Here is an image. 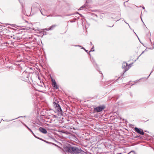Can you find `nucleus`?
Returning a JSON list of instances; mask_svg holds the SVG:
<instances>
[{
	"instance_id": "6e6552de",
	"label": "nucleus",
	"mask_w": 154,
	"mask_h": 154,
	"mask_svg": "<svg viewBox=\"0 0 154 154\" xmlns=\"http://www.w3.org/2000/svg\"><path fill=\"white\" fill-rule=\"evenodd\" d=\"M39 130L40 132L44 134H46L47 132V131L46 129L41 127H40V128H39Z\"/></svg>"
},
{
	"instance_id": "39448f33",
	"label": "nucleus",
	"mask_w": 154,
	"mask_h": 154,
	"mask_svg": "<svg viewBox=\"0 0 154 154\" xmlns=\"http://www.w3.org/2000/svg\"><path fill=\"white\" fill-rule=\"evenodd\" d=\"M122 67L124 69V73L128 71L129 69V67L128 66V64L126 62H124L123 63Z\"/></svg>"
},
{
	"instance_id": "7ed1b4c3",
	"label": "nucleus",
	"mask_w": 154,
	"mask_h": 154,
	"mask_svg": "<svg viewBox=\"0 0 154 154\" xmlns=\"http://www.w3.org/2000/svg\"><path fill=\"white\" fill-rule=\"evenodd\" d=\"M29 76V73L25 71L22 74V80L25 81H26L28 80Z\"/></svg>"
},
{
	"instance_id": "6ab92c4d",
	"label": "nucleus",
	"mask_w": 154,
	"mask_h": 154,
	"mask_svg": "<svg viewBox=\"0 0 154 154\" xmlns=\"http://www.w3.org/2000/svg\"><path fill=\"white\" fill-rule=\"evenodd\" d=\"M40 11L41 13V14H42V15H45L44 14H43V13H42V11L40 10Z\"/></svg>"
},
{
	"instance_id": "4be33fe9",
	"label": "nucleus",
	"mask_w": 154,
	"mask_h": 154,
	"mask_svg": "<svg viewBox=\"0 0 154 154\" xmlns=\"http://www.w3.org/2000/svg\"><path fill=\"white\" fill-rule=\"evenodd\" d=\"M139 137V136H136V137H135V138H137V137Z\"/></svg>"
},
{
	"instance_id": "5701e85b",
	"label": "nucleus",
	"mask_w": 154,
	"mask_h": 154,
	"mask_svg": "<svg viewBox=\"0 0 154 154\" xmlns=\"http://www.w3.org/2000/svg\"><path fill=\"white\" fill-rule=\"evenodd\" d=\"M94 48V46H93V47L91 48V50H92L93 49V48Z\"/></svg>"
},
{
	"instance_id": "f3484780",
	"label": "nucleus",
	"mask_w": 154,
	"mask_h": 154,
	"mask_svg": "<svg viewBox=\"0 0 154 154\" xmlns=\"http://www.w3.org/2000/svg\"><path fill=\"white\" fill-rule=\"evenodd\" d=\"M128 66H129V68L131 66V64H130L128 65Z\"/></svg>"
},
{
	"instance_id": "4468645a",
	"label": "nucleus",
	"mask_w": 154,
	"mask_h": 154,
	"mask_svg": "<svg viewBox=\"0 0 154 154\" xmlns=\"http://www.w3.org/2000/svg\"><path fill=\"white\" fill-rule=\"evenodd\" d=\"M84 7H85V6H82V7H81L80 8V10H82V8H84Z\"/></svg>"
},
{
	"instance_id": "aec40b11",
	"label": "nucleus",
	"mask_w": 154,
	"mask_h": 154,
	"mask_svg": "<svg viewBox=\"0 0 154 154\" xmlns=\"http://www.w3.org/2000/svg\"><path fill=\"white\" fill-rule=\"evenodd\" d=\"M144 52V51H143L142 52V53H141V54H140V55L139 56V57L143 54V52Z\"/></svg>"
},
{
	"instance_id": "f8f14e48",
	"label": "nucleus",
	"mask_w": 154,
	"mask_h": 154,
	"mask_svg": "<svg viewBox=\"0 0 154 154\" xmlns=\"http://www.w3.org/2000/svg\"><path fill=\"white\" fill-rule=\"evenodd\" d=\"M37 139H39L40 140H42L43 141H44L45 142H46V141L45 140H44L42 139L41 138H40L39 137H38L37 138Z\"/></svg>"
},
{
	"instance_id": "cd10ccee",
	"label": "nucleus",
	"mask_w": 154,
	"mask_h": 154,
	"mask_svg": "<svg viewBox=\"0 0 154 154\" xmlns=\"http://www.w3.org/2000/svg\"><path fill=\"white\" fill-rule=\"evenodd\" d=\"M20 117H18L17 118H20Z\"/></svg>"
},
{
	"instance_id": "a211bd4d",
	"label": "nucleus",
	"mask_w": 154,
	"mask_h": 154,
	"mask_svg": "<svg viewBox=\"0 0 154 154\" xmlns=\"http://www.w3.org/2000/svg\"><path fill=\"white\" fill-rule=\"evenodd\" d=\"M125 23H126V24H128V26H129V27L131 29V27H130V26H129V24H128V23H126L125 21Z\"/></svg>"
},
{
	"instance_id": "1a4fd4ad",
	"label": "nucleus",
	"mask_w": 154,
	"mask_h": 154,
	"mask_svg": "<svg viewBox=\"0 0 154 154\" xmlns=\"http://www.w3.org/2000/svg\"><path fill=\"white\" fill-rule=\"evenodd\" d=\"M57 26L56 25H53L50 27L49 28H46L45 30H53L55 27Z\"/></svg>"
},
{
	"instance_id": "423d86ee",
	"label": "nucleus",
	"mask_w": 154,
	"mask_h": 154,
	"mask_svg": "<svg viewBox=\"0 0 154 154\" xmlns=\"http://www.w3.org/2000/svg\"><path fill=\"white\" fill-rule=\"evenodd\" d=\"M52 85L54 89H58V86L57 85L56 82L55 80L53 79H51Z\"/></svg>"
},
{
	"instance_id": "20e7f679",
	"label": "nucleus",
	"mask_w": 154,
	"mask_h": 154,
	"mask_svg": "<svg viewBox=\"0 0 154 154\" xmlns=\"http://www.w3.org/2000/svg\"><path fill=\"white\" fill-rule=\"evenodd\" d=\"M105 107L104 105H101L95 108L94 109V111L95 112H99L102 111L105 109Z\"/></svg>"
},
{
	"instance_id": "f257e3e1",
	"label": "nucleus",
	"mask_w": 154,
	"mask_h": 154,
	"mask_svg": "<svg viewBox=\"0 0 154 154\" xmlns=\"http://www.w3.org/2000/svg\"><path fill=\"white\" fill-rule=\"evenodd\" d=\"M66 149V151L68 152L73 154L81 153L82 152V150L80 149L76 146L73 147L70 146H67Z\"/></svg>"
},
{
	"instance_id": "0eeeda50",
	"label": "nucleus",
	"mask_w": 154,
	"mask_h": 154,
	"mask_svg": "<svg viewBox=\"0 0 154 154\" xmlns=\"http://www.w3.org/2000/svg\"><path fill=\"white\" fill-rule=\"evenodd\" d=\"M135 131L138 134H140L141 135H143L144 134V133L143 132V130L140 129H139L137 128L136 127L134 128Z\"/></svg>"
},
{
	"instance_id": "c85d7f7f",
	"label": "nucleus",
	"mask_w": 154,
	"mask_h": 154,
	"mask_svg": "<svg viewBox=\"0 0 154 154\" xmlns=\"http://www.w3.org/2000/svg\"><path fill=\"white\" fill-rule=\"evenodd\" d=\"M20 117H18L17 118H20Z\"/></svg>"
},
{
	"instance_id": "f03ea898",
	"label": "nucleus",
	"mask_w": 154,
	"mask_h": 154,
	"mask_svg": "<svg viewBox=\"0 0 154 154\" xmlns=\"http://www.w3.org/2000/svg\"><path fill=\"white\" fill-rule=\"evenodd\" d=\"M58 102L56 100L53 102V106L57 111L60 113H62V110L59 104L58 103Z\"/></svg>"
},
{
	"instance_id": "a878e982",
	"label": "nucleus",
	"mask_w": 154,
	"mask_h": 154,
	"mask_svg": "<svg viewBox=\"0 0 154 154\" xmlns=\"http://www.w3.org/2000/svg\"><path fill=\"white\" fill-rule=\"evenodd\" d=\"M91 45H92V42H90Z\"/></svg>"
},
{
	"instance_id": "2eb2a0df",
	"label": "nucleus",
	"mask_w": 154,
	"mask_h": 154,
	"mask_svg": "<svg viewBox=\"0 0 154 154\" xmlns=\"http://www.w3.org/2000/svg\"><path fill=\"white\" fill-rule=\"evenodd\" d=\"M82 48L84 49L86 52H88V51L85 50L84 48L82 47Z\"/></svg>"
},
{
	"instance_id": "9b49d317",
	"label": "nucleus",
	"mask_w": 154,
	"mask_h": 154,
	"mask_svg": "<svg viewBox=\"0 0 154 154\" xmlns=\"http://www.w3.org/2000/svg\"><path fill=\"white\" fill-rule=\"evenodd\" d=\"M24 125L28 129V130H29L32 133V130L30 129L28 126H27L25 125Z\"/></svg>"
},
{
	"instance_id": "bb28decb",
	"label": "nucleus",
	"mask_w": 154,
	"mask_h": 154,
	"mask_svg": "<svg viewBox=\"0 0 154 154\" xmlns=\"http://www.w3.org/2000/svg\"><path fill=\"white\" fill-rule=\"evenodd\" d=\"M20 117H18L17 118H20Z\"/></svg>"
},
{
	"instance_id": "c756f323",
	"label": "nucleus",
	"mask_w": 154,
	"mask_h": 154,
	"mask_svg": "<svg viewBox=\"0 0 154 154\" xmlns=\"http://www.w3.org/2000/svg\"><path fill=\"white\" fill-rule=\"evenodd\" d=\"M30 69H32L31 68H30Z\"/></svg>"
},
{
	"instance_id": "b1692460",
	"label": "nucleus",
	"mask_w": 154,
	"mask_h": 154,
	"mask_svg": "<svg viewBox=\"0 0 154 154\" xmlns=\"http://www.w3.org/2000/svg\"><path fill=\"white\" fill-rule=\"evenodd\" d=\"M94 51V50H91V51L90 52H91V51Z\"/></svg>"
},
{
	"instance_id": "ddd939ff",
	"label": "nucleus",
	"mask_w": 154,
	"mask_h": 154,
	"mask_svg": "<svg viewBox=\"0 0 154 154\" xmlns=\"http://www.w3.org/2000/svg\"><path fill=\"white\" fill-rule=\"evenodd\" d=\"M33 135H34V136L36 138L38 137H37L34 134V133L32 132V133Z\"/></svg>"
},
{
	"instance_id": "9d476101",
	"label": "nucleus",
	"mask_w": 154,
	"mask_h": 154,
	"mask_svg": "<svg viewBox=\"0 0 154 154\" xmlns=\"http://www.w3.org/2000/svg\"><path fill=\"white\" fill-rule=\"evenodd\" d=\"M91 61L93 62V64L94 66L95 67L96 66H97V64L95 63L94 60L93 59H92L91 60Z\"/></svg>"
},
{
	"instance_id": "393cba45",
	"label": "nucleus",
	"mask_w": 154,
	"mask_h": 154,
	"mask_svg": "<svg viewBox=\"0 0 154 154\" xmlns=\"http://www.w3.org/2000/svg\"><path fill=\"white\" fill-rule=\"evenodd\" d=\"M152 72H151L149 74V76L150 75V74H151V73H152Z\"/></svg>"
},
{
	"instance_id": "412c9836",
	"label": "nucleus",
	"mask_w": 154,
	"mask_h": 154,
	"mask_svg": "<svg viewBox=\"0 0 154 154\" xmlns=\"http://www.w3.org/2000/svg\"><path fill=\"white\" fill-rule=\"evenodd\" d=\"M48 16V17H49V16L52 17V15H49Z\"/></svg>"
},
{
	"instance_id": "7c9ffc66",
	"label": "nucleus",
	"mask_w": 154,
	"mask_h": 154,
	"mask_svg": "<svg viewBox=\"0 0 154 154\" xmlns=\"http://www.w3.org/2000/svg\"><path fill=\"white\" fill-rule=\"evenodd\" d=\"M141 20L142 21H143L142 18H141Z\"/></svg>"
},
{
	"instance_id": "dca6fc26",
	"label": "nucleus",
	"mask_w": 154,
	"mask_h": 154,
	"mask_svg": "<svg viewBox=\"0 0 154 154\" xmlns=\"http://www.w3.org/2000/svg\"><path fill=\"white\" fill-rule=\"evenodd\" d=\"M74 46H78V47H81V46L79 45H74Z\"/></svg>"
}]
</instances>
